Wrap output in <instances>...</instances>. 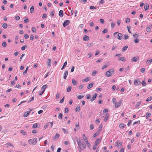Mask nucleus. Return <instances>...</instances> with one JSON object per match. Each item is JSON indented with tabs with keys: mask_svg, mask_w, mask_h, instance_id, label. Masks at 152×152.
<instances>
[{
	"mask_svg": "<svg viewBox=\"0 0 152 152\" xmlns=\"http://www.w3.org/2000/svg\"><path fill=\"white\" fill-rule=\"evenodd\" d=\"M130 21V19L129 18H127L126 19V23H129Z\"/></svg>",
	"mask_w": 152,
	"mask_h": 152,
	"instance_id": "nucleus-35",
	"label": "nucleus"
},
{
	"mask_svg": "<svg viewBox=\"0 0 152 152\" xmlns=\"http://www.w3.org/2000/svg\"><path fill=\"white\" fill-rule=\"evenodd\" d=\"M102 124L100 125L99 126V128L98 130L99 131H101L102 129Z\"/></svg>",
	"mask_w": 152,
	"mask_h": 152,
	"instance_id": "nucleus-37",
	"label": "nucleus"
},
{
	"mask_svg": "<svg viewBox=\"0 0 152 152\" xmlns=\"http://www.w3.org/2000/svg\"><path fill=\"white\" fill-rule=\"evenodd\" d=\"M97 145L95 144V145L93 146V150H96L97 148Z\"/></svg>",
	"mask_w": 152,
	"mask_h": 152,
	"instance_id": "nucleus-63",
	"label": "nucleus"
},
{
	"mask_svg": "<svg viewBox=\"0 0 152 152\" xmlns=\"http://www.w3.org/2000/svg\"><path fill=\"white\" fill-rule=\"evenodd\" d=\"M30 113V111H27L25 112L23 115V117H26Z\"/></svg>",
	"mask_w": 152,
	"mask_h": 152,
	"instance_id": "nucleus-17",
	"label": "nucleus"
},
{
	"mask_svg": "<svg viewBox=\"0 0 152 152\" xmlns=\"http://www.w3.org/2000/svg\"><path fill=\"white\" fill-rule=\"evenodd\" d=\"M70 23V21L69 20H66L63 23V26L64 27H65L68 25Z\"/></svg>",
	"mask_w": 152,
	"mask_h": 152,
	"instance_id": "nucleus-4",
	"label": "nucleus"
},
{
	"mask_svg": "<svg viewBox=\"0 0 152 152\" xmlns=\"http://www.w3.org/2000/svg\"><path fill=\"white\" fill-rule=\"evenodd\" d=\"M134 85L136 86L140 85L141 84V82L138 80H134Z\"/></svg>",
	"mask_w": 152,
	"mask_h": 152,
	"instance_id": "nucleus-6",
	"label": "nucleus"
},
{
	"mask_svg": "<svg viewBox=\"0 0 152 152\" xmlns=\"http://www.w3.org/2000/svg\"><path fill=\"white\" fill-rule=\"evenodd\" d=\"M129 38V36L127 34H126L124 36V39H127Z\"/></svg>",
	"mask_w": 152,
	"mask_h": 152,
	"instance_id": "nucleus-54",
	"label": "nucleus"
},
{
	"mask_svg": "<svg viewBox=\"0 0 152 152\" xmlns=\"http://www.w3.org/2000/svg\"><path fill=\"white\" fill-rule=\"evenodd\" d=\"M83 138L84 140L86 142V141L87 142H88V140L87 139L85 135L84 134H83Z\"/></svg>",
	"mask_w": 152,
	"mask_h": 152,
	"instance_id": "nucleus-30",
	"label": "nucleus"
},
{
	"mask_svg": "<svg viewBox=\"0 0 152 152\" xmlns=\"http://www.w3.org/2000/svg\"><path fill=\"white\" fill-rule=\"evenodd\" d=\"M123 38V35L121 33H119L118 34L117 38L119 40Z\"/></svg>",
	"mask_w": 152,
	"mask_h": 152,
	"instance_id": "nucleus-8",
	"label": "nucleus"
},
{
	"mask_svg": "<svg viewBox=\"0 0 152 152\" xmlns=\"http://www.w3.org/2000/svg\"><path fill=\"white\" fill-rule=\"evenodd\" d=\"M59 15L61 17H62L63 16V11L62 10H61L59 11Z\"/></svg>",
	"mask_w": 152,
	"mask_h": 152,
	"instance_id": "nucleus-13",
	"label": "nucleus"
},
{
	"mask_svg": "<svg viewBox=\"0 0 152 152\" xmlns=\"http://www.w3.org/2000/svg\"><path fill=\"white\" fill-rule=\"evenodd\" d=\"M51 59H48V65L49 67L51 66Z\"/></svg>",
	"mask_w": 152,
	"mask_h": 152,
	"instance_id": "nucleus-22",
	"label": "nucleus"
},
{
	"mask_svg": "<svg viewBox=\"0 0 152 152\" xmlns=\"http://www.w3.org/2000/svg\"><path fill=\"white\" fill-rule=\"evenodd\" d=\"M101 140V139H99L97 138L96 139V140L95 143V144L96 145H98L99 143L100 142Z\"/></svg>",
	"mask_w": 152,
	"mask_h": 152,
	"instance_id": "nucleus-15",
	"label": "nucleus"
},
{
	"mask_svg": "<svg viewBox=\"0 0 152 152\" xmlns=\"http://www.w3.org/2000/svg\"><path fill=\"white\" fill-rule=\"evenodd\" d=\"M151 96L149 97L147 99L146 101L147 102L150 101H151Z\"/></svg>",
	"mask_w": 152,
	"mask_h": 152,
	"instance_id": "nucleus-48",
	"label": "nucleus"
},
{
	"mask_svg": "<svg viewBox=\"0 0 152 152\" xmlns=\"http://www.w3.org/2000/svg\"><path fill=\"white\" fill-rule=\"evenodd\" d=\"M116 88V86L115 85H114L112 87V89L113 91H114L115 90Z\"/></svg>",
	"mask_w": 152,
	"mask_h": 152,
	"instance_id": "nucleus-60",
	"label": "nucleus"
},
{
	"mask_svg": "<svg viewBox=\"0 0 152 152\" xmlns=\"http://www.w3.org/2000/svg\"><path fill=\"white\" fill-rule=\"evenodd\" d=\"M37 127V124H34L32 126V127L34 128H36Z\"/></svg>",
	"mask_w": 152,
	"mask_h": 152,
	"instance_id": "nucleus-55",
	"label": "nucleus"
},
{
	"mask_svg": "<svg viewBox=\"0 0 152 152\" xmlns=\"http://www.w3.org/2000/svg\"><path fill=\"white\" fill-rule=\"evenodd\" d=\"M60 135L59 134L57 133L54 136V137L53 138V140L54 141L57 140L58 138H59Z\"/></svg>",
	"mask_w": 152,
	"mask_h": 152,
	"instance_id": "nucleus-7",
	"label": "nucleus"
},
{
	"mask_svg": "<svg viewBox=\"0 0 152 152\" xmlns=\"http://www.w3.org/2000/svg\"><path fill=\"white\" fill-rule=\"evenodd\" d=\"M99 21L102 24L104 23V20L102 18H101L100 19Z\"/></svg>",
	"mask_w": 152,
	"mask_h": 152,
	"instance_id": "nucleus-59",
	"label": "nucleus"
},
{
	"mask_svg": "<svg viewBox=\"0 0 152 152\" xmlns=\"http://www.w3.org/2000/svg\"><path fill=\"white\" fill-rule=\"evenodd\" d=\"M72 87L70 86H69L68 88L67 89L66 91L67 92H69L71 91V89H72Z\"/></svg>",
	"mask_w": 152,
	"mask_h": 152,
	"instance_id": "nucleus-32",
	"label": "nucleus"
},
{
	"mask_svg": "<svg viewBox=\"0 0 152 152\" xmlns=\"http://www.w3.org/2000/svg\"><path fill=\"white\" fill-rule=\"evenodd\" d=\"M134 42L136 43H138L139 42V39L138 38H137L134 39Z\"/></svg>",
	"mask_w": 152,
	"mask_h": 152,
	"instance_id": "nucleus-42",
	"label": "nucleus"
},
{
	"mask_svg": "<svg viewBox=\"0 0 152 152\" xmlns=\"http://www.w3.org/2000/svg\"><path fill=\"white\" fill-rule=\"evenodd\" d=\"M112 74L110 73V72L109 71H107L106 72L105 75L107 77H110V76L112 75Z\"/></svg>",
	"mask_w": 152,
	"mask_h": 152,
	"instance_id": "nucleus-18",
	"label": "nucleus"
},
{
	"mask_svg": "<svg viewBox=\"0 0 152 152\" xmlns=\"http://www.w3.org/2000/svg\"><path fill=\"white\" fill-rule=\"evenodd\" d=\"M20 19V17L18 15H16L15 16V19L17 20H19Z\"/></svg>",
	"mask_w": 152,
	"mask_h": 152,
	"instance_id": "nucleus-51",
	"label": "nucleus"
},
{
	"mask_svg": "<svg viewBox=\"0 0 152 152\" xmlns=\"http://www.w3.org/2000/svg\"><path fill=\"white\" fill-rule=\"evenodd\" d=\"M29 22L28 19V18H26V19L23 20V22L24 23H28Z\"/></svg>",
	"mask_w": 152,
	"mask_h": 152,
	"instance_id": "nucleus-58",
	"label": "nucleus"
},
{
	"mask_svg": "<svg viewBox=\"0 0 152 152\" xmlns=\"http://www.w3.org/2000/svg\"><path fill=\"white\" fill-rule=\"evenodd\" d=\"M67 64V63L66 61L64 63L63 66H62V68H61V70L65 68Z\"/></svg>",
	"mask_w": 152,
	"mask_h": 152,
	"instance_id": "nucleus-25",
	"label": "nucleus"
},
{
	"mask_svg": "<svg viewBox=\"0 0 152 152\" xmlns=\"http://www.w3.org/2000/svg\"><path fill=\"white\" fill-rule=\"evenodd\" d=\"M126 125L124 124V123H121L119 125V127L120 128L122 129L124 127L126 126Z\"/></svg>",
	"mask_w": 152,
	"mask_h": 152,
	"instance_id": "nucleus-19",
	"label": "nucleus"
},
{
	"mask_svg": "<svg viewBox=\"0 0 152 152\" xmlns=\"http://www.w3.org/2000/svg\"><path fill=\"white\" fill-rule=\"evenodd\" d=\"M26 47H27V45H25L21 47V49L22 50H24L25 49Z\"/></svg>",
	"mask_w": 152,
	"mask_h": 152,
	"instance_id": "nucleus-40",
	"label": "nucleus"
},
{
	"mask_svg": "<svg viewBox=\"0 0 152 152\" xmlns=\"http://www.w3.org/2000/svg\"><path fill=\"white\" fill-rule=\"evenodd\" d=\"M108 31V30L107 29H104L102 31V34H105L107 33Z\"/></svg>",
	"mask_w": 152,
	"mask_h": 152,
	"instance_id": "nucleus-36",
	"label": "nucleus"
},
{
	"mask_svg": "<svg viewBox=\"0 0 152 152\" xmlns=\"http://www.w3.org/2000/svg\"><path fill=\"white\" fill-rule=\"evenodd\" d=\"M62 115L61 113H60L58 116V118L60 119H61L62 118Z\"/></svg>",
	"mask_w": 152,
	"mask_h": 152,
	"instance_id": "nucleus-46",
	"label": "nucleus"
},
{
	"mask_svg": "<svg viewBox=\"0 0 152 152\" xmlns=\"http://www.w3.org/2000/svg\"><path fill=\"white\" fill-rule=\"evenodd\" d=\"M89 39V37L87 35H85L83 38V40L84 41L88 40Z\"/></svg>",
	"mask_w": 152,
	"mask_h": 152,
	"instance_id": "nucleus-10",
	"label": "nucleus"
},
{
	"mask_svg": "<svg viewBox=\"0 0 152 152\" xmlns=\"http://www.w3.org/2000/svg\"><path fill=\"white\" fill-rule=\"evenodd\" d=\"M47 17V15L46 14H43V16H42V18L43 19Z\"/></svg>",
	"mask_w": 152,
	"mask_h": 152,
	"instance_id": "nucleus-62",
	"label": "nucleus"
},
{
	"mask_svg": "<svg viewBox=\"0 0 152 152\" xmlns=\"http://www.w3.org/2000/svg\"><path fill=\"white\" fill-rule=\"evenodd\" d=\"M45 91V90H43L42 91L39 92V95L40 96H41V95H42V94L44 93Z\"/></svg>",
	"mask_w": 152,
	"mask_h": 152,
	"instance_id": "nucleus-56",
	"label": "nucleus"
},
{
	"mask_svg": "<svg viewBox=\"0 0 152 152\" xmlns=\"http://www.w3.org/2000/svg\"><path fill=\"white\" fill-rule=\"evenodd\" d=\"M142 85L143 86H145L146 85V83L145 81H142Z\"/></svg>",
	"mask_w": 152,
	"mask_h": 152,
	"instance_id": "nucleus-43",
	"label": "nucleus"
},
{
	"mask_svg": "<svg viewBox=\"0 0 152 152\" xmlns=\"http://www.w3.org/2000/svg\"><path fill=\"white\" fill-rule=\"evenodd\" d=\"M37 138H35L33 140L31 139H29L28 141V142L30 144L33 145H35L37 143Z\"/></svg>",
	"mask_w": 152,
	"mask_h": 152,
	"instance_id": "nucleus-3",
	"label": "nucleus"
},
{
	"mask_svg": "<svg viewBox=\"0 0 152 152\" xmlns=\"http://www.w3.org/2000/svg\"><path fill=\"white\" fill-rule=\"evenodd\" d=\"M7 43L5 42H4L2 43V46L4 47H5L7 46Z\"/></svg>",
	"mask_w": 152,
	"mask_h": 152,
	"instance_id": "nucleus-44",
	"label": "nucleus"
},
{
	"mask_svg": "<svg viewBox=\"0 0 152 152\" xmlns=\"http://www.w3.org/2000/svg\"><path fill=\"white\" fill-rule=\"evenodd\" d=\"M109 117V115L108 114L106 115L105 117L104 118V121L105 122H106L108 119Z\"/></svg>",
	"mask_w": 152,
	"mask_h": 152,
	"instance_id": "nucleus-29",
	"label": "nucleus"
},
{
	"mask_svg": "<svg viewBox=\"0 0 152 152\" xmlns=\"http://www.w3.org/2000/svg\"><path fill=\"white\" fill-rule=\"evenodd\" d=\"M139 58V57H134L131 59V61L132 62H136L137 61V60H138Z\"/></svg>",
	"mask_w": 152,
	"mask_h": 152,
	"instance_id": "nucleus-5",
	"label": "nucleus"
},
{
	"mask_svg": "<svg viewBox=\"0 0 152 152\" xmlns=\"http://www.w3.org/2000/svg\"><path fill=\"white\" fill-rule=\"evenodd\" d=\"M6 145H9V146H12V148L14 147V146L12 145V144L10 143H7L6 144Z\"/></svg>",
	"mask_w": 152,
	"mask_h": 152,
	"instance_id": "nucleus-50",
	"label": "nucleus"
},
{
	"mask_svg": "<svg viewBox=\"0 0 152 152\" xmlns=\"http://www.w3.org/2000/svg\"><path fill=\"white\" fill-rule=\"evenodd\" d=\"M20 132L22 134H23V135H26V133L25 132V131L24 130H21L20 131Z\"/></svg>",
	"mask_w": 152,
	"mask_h": 152,
	"instance_id": "nucleus-34",
	"label": "nucleus"
},
{
	"mask_svg": "<svg viewBox=\"0 0 152 152\" xmlns=\"http://www.w3.org/2000/svg\"><path fill=\"white\" fill-rule=\"evenodd\" d=\"M69 112V109H68V108H67V107H66L65 108V111H64V112L66 113H68Z\"/></svg>",
	"mask_w": 152,
	"mask_h": 152,
	"instance_id": "nucleus-47",
	"label": "nucleus"
},
{
	"mask_svg": "<svg viewBox=\"0 0 152 152\" xmlns=\"http://www.w3.org/2000/svg\"><path fill=\"white\" fill-rule=\"evenodd\" d=\"M102 90V89L101 88H97L96 89V91H97V92H98V91H101Z\"/></svg>",
	"mask_w": 152,
	"mask_h": 152,
	"instance_id": "nucleus-52",
	"label": "nucleus"
},
{
	"mask_svg": "<svg viewBox=\"0 0 152 152\" xmlns=\"http://www.w3.org/2000/svg\"><path fill=\"white\" fill-rule=\"evenodd\" d=\"M119 60L121 61H124L125 60V58L124 57H120L119 58Z\"/></svg>",
	"mask_w": 152,
	"mask_h": 152,
	"instance_id": "nucleus-24",
	"label": "nucleus"
},
{
	"mask_svg": "<svg viewBox=\"0 0 152 152\" xmlns=\"http://www.w3.org/2000/svg\"><path fill=\"white\" fill-rule=\"evenodd\" d=\"M149 4L147 3L145 4L144 5V9L145 11H147L149 9Z\"/></svg>",
	"mask_w": 152,
	"mask_h": 152,
	"instance_id": "nucleus-14",
	"label": "nucleus"
},
{
	"mask_svg": "<svg viewBox=\"0 0 152 152\" xmlns=\"http://www.w3.org/2000/svg\"><path fill=\"white\" fill-rule=\"evenodd\" d=\"M80 106L79 107L77 106L75 108V111L77 113H78L80 111Z\"/></svg>",
	"mask_w": 152,
	"mask_h": 152,
	"instance_id": "nucleus-21",
	"label": "nucleus"
},
{
	"mask_svg": "<svg viewBox=\"0 0 152 152\" xmlns=\"http://www.w3.org/2000/svg\"><path fill=\"white\" fill-rule=\"evenodd\" d=\"M47 86V85L46 84L43 85L42 87V89H43V90H45V89L46 88Z\"/></svg>",
	"mask_w": 152,
	"mask_h": 152,
	"instance_id": "nucleus-45",
	"label": "nucleus"
},
{
	"mask_svg": "<svg viewBox=\"0 0 152 152\" xmlns=\"http://www.w3.org/2000/svg\"><path fill=\"white\" fill-rule=\"evenodd\" d=\"M83 97H84V96H83L82 95H78L77 96V98L80 99H81L82 98H83Z\"/></svg>",
	"mask_w": 152,
	"mask_h": 152,
	"instance_id": "nucleus-39",
	"label": "nucleus"
},
{
	"mask_svg": "<svg viewBox=\"0 0 152 152\" xmlns=\"http://www.w3.org/2000/svg\"><path fill=\"white\" fill-rule=\"evenodd\" d=\"M133 36L134 37L137 38L139 37V35L138 34L135 33L133 35Z\"/></svg>",
	"mask_w": 152,
	"mask_h": 152,
	"instance_id": "nucleus-49",
	"label": "nucleus"
},
{
	"mask_svg": "<svg viewBox=\"0 0 152 152\" xmlns=\"http://www.w3.org/2000/svg\"><path fill=\"white\" fill-rule=\"evenodd\" d=\"M152 62V59L150 58L147 60V61H146V63L147 64H148V63L149 64L150 63H151Z\"/></svg>",
	"mask_w": 152,
	"mask_h": 152,
	"instance_id": "nucleus-41",
	"label": "nucleus"
},
{
	"mask_svg": "<svg viewBox=\"0 0 152 152\" xmlns=\"http://www.w3.org/2000/svg\"><path fill=\"white\" fill-rule=\"evenodd\" d=\"M64 96L63 97L62 99L60 100V101L59 102V103H63V102H64Z\"/></svg>",
	"mask_w": 152,
	"mask_h": 152,
	"instance_id": "nucleus-61",
	"label": "nucleus"
},
{
	"mask_svg": "<svg viewBox=\"0 0 152 152\" xmlns=\"http://www.w3.org/2000/svg\"><path fill=\"white\" fill-rule=\"evenodd\" d=\"M50 125V123L48 122L44 126V128L45 129H46V128Z\"/></svg>",
	"mask_w": 152,
	"mask_h": 152,
	"instance_id": "nucleus-28",
	"label": "nucleus"
},
{
	"mask_svg": "<svg viewBox=\"0 0 152 152\" xmlns=\"http://www.w3.org/2000/svg\"><path fill=\"white\" fill-rule=\"evenodd\" d=\"M115 25V23L113 22H112L111 23V27L112 28H113Z\"/></svg>",
	"mask_w": 152,
	"mask_h": 152,
	"instance_id": "nucleus-64",
	"label": "nucleus"
},
{
	"mask_svg": "<svg viewBox=\"0 0 152 152\" xmlns=\"http://www.w3.org/2000/svg\"><path fill=\"white\" fill-rule=\"evenodd\" d=\"M141 104V102H137V103L136 104V105L135 106V107L136 108H137L138 107H139L140 105Z\"/></svg>",
	"mask_w": 152,
	"mask_h": 152,
	"instance_id": "nucleus-20",
	"label": "nucleus"
},
{
	"mask_svg": "<svg viewBox=\"0 0 152 152\" xmlns=\"http://www.w3.org/2000/svg\"><path fill=\"white\" fill-rule=\"evenodd\" d=\"M72 84L74 86L77 85L76 82L74 79H72Z\"/></svg>",
	"mask_w": 152,
	"mask_h": 152,
	"instance_id": "nucleus-33",
	"label": "nucleus"
},
{
	"mask_svg": "<svg viewBox=\"0 0 152 152\" xmlns=\"http://www.w3.org/2000/svg\"><path fill=\"white\" fill-rule=\"evenodd\" d=\"M128 48V46L126 45V46H125L122 49V51L123 52H124L127 50Z\"/></svg>",
	"mask_w": 152,
	"mask_h": 152,
	"instance_id": "nucleus-27",
	"label": "nucleus"
},
{
	"mask_svg": "<svg viewBox=\"0 0 152 152\" xmlns=\"http://www.w3.org/2000/svg\"><path fill=\"white\" fill-rule=\"evenodd\" d=\"M86 144H87V146L89 148H90L91 145H90V143L88 141L87 142V141H86Z\"/></svg>",
	"mask_w": 152,
	"mask_h": 152,
	"instance_id": "nucleus-53",
	"label": "nucleus"
},
{
	"mask_svg": "<svg viewBox=\"0 0 152 152\" xmlns=\"http://www.w3.org/2000/svg\"><path fill=\"white\" fill-rule=\"evenodd\" d=\"M7 23H4L3 24L2 27L4 28H6L7 27Z\"/></svg>",
	"mask_w": 152,
	"mask_h": 152,
	"instance_id": "nucleus-31",
	"label": "nucleus"
},
{
	"mask_svg": "<svg viewBox=\"0 0 152 152\" xmlns=\"http://www.w3.org/2000/svg\"><path fill=\"white\" fill-rule=\"evenodd\" d=\"M76 140L77 141V143L79 148L80 149H81L82 145L83 143V142H82L83 140L81 137H80L79 138H78L77 137H76Z\"/></svg>",
	"mask_w": 152,
	"mask_h": 152,
	"instance_id": "nucleus-1",
	"label": "nucleus"
},
{
	"mask_svg": "<svg viewBox=\"0 0 152 152\" xmlns=\"http://www.w3.org/2000/svg\"><path fill=\"white\" fill-rule=\"evenodd\" d=\"M89 80V77H86L85 79L82 80L83 82H86L88 81Z\"/></svg>",
	"mask_w": 152,
	"mask_h": 152,
	"instance_id": "nucleus-23",
	"label": "nucleus"
},
{
	"mask_svg": "<svg viewBox=\"0 0 152 152\" xmlns=\"http://www.w3.org/2000/svg\"><path fill=\"white\" fill-rule=\"evenodd\" d=\"M151 114L150 113H148L147 112L146 114V117L145 118L146 119H148V118L151 116Z\"/></svg>",
	"mask_w": 152,
	"mask_h": 152,
	"instance_id": "nucleus-26",
	"label": "nucleus"
},
{
	"mask_svg": "<svg viewBox=\"0 0 152 152\" xmlns=\"http://www.w3.org/2000/svg\"><path fill=\"white\" fill-rule=\"evenodd\" d=\"M112 101L113 103L115 104V108H117L120 106L122 102L121 101H119L118 102V104H117V102H116V99L114 98L112 99Z\"/></svg>",
	"mask_w": 152,
	"mask_h": 152,
	"instance_id": "nucleus-2",
	"label": "nucleus"
},
{
	"mask_svg": "<svg viewBox=\"0 0 152 152\" xmlns=\"http://www.w3.org/2000/svg\"><path fill=\"white\" fill-rule=\"evenodd\" d=\"M60 96V94L59 93H57L56 95V99H58Z\"/></svg>",
	"mask_w": 152,
	"mask_h": 152,
	"instance_id": "nucleus-57",
	"label": "nucleus"
},
{
	"mask_svg": "<svg viewBox=\"0 0 152 152\" xmlns=\"http://www.w3.org/2000/svg\"><path fill=\"white\" fill-rule=\"evenodd\" d=\"M33 32L34 33H35L36 32V29L34 27H32L31 28Z\"/></svg>",
	"mask_w": 152,
	"mask_h": 152,
	"instance_id": "nucleus-38",
	"label": "nucleus"
},
{
	"mask_svg": "<svg viewBox=\"0 0 152 152\" xmlns=\"http://www.w3.org/2000/svg\"><path fill=\"white\" fill-rule=\"evenodd\" d=\"M68 74V71L67 70H66L65 71L64 74V78L66 80V77L67 76Z\"/></svg>",
	"mask_w": 152,
	"mask_h": 152,
	"instance_id": "nucleus-9",
	"label": "nucleus"
},
{
	"mask_svg": "<svg viewBox=\"0 0 152 152\" xmlns=\"http://www.w3.org/2000/svg\"><path fill=\"white\" fill-rule=\"evenodd\" d=\"M94 84V83H92L90 84H89L87 87V88L88 89H90L93 86Z\"/></svg>",
	"mask_w": 152,
	"mask_h": 152,
	"instance_id": "nucleus-12",
	"label": "nucleus"
},
{
	"mask_svg": "<svg viewBox=\"0 0 152 152\" xmlns=\"http://www.w3.org/2000/svg\"><path fill=\"white\" fill-rule=\"evenodd\" d=\"M97 95V93H95V94L93 95V96L92 97L91 99L90 100V101L91 102H92L93 101H94Z\"/></svg>",
	"mask_w": 152,
	"mask_h": 152,
	"instance_id": "nucleus-11",
	"label": "nucleus"
},
{
	"mask_svg": "<svg viewBox=\"0 0 152 152\" xmlns=\"http://www.w3.org/2000/svg\"><path fill=\"white\" fill-rule=\"evenodd\" d=\"M30 12L31 13H34V7L33 6H32L30 9Z\"/></svg>",
	"mask_w": 152,
	"mask_h": 152,
	"instance_id": "nucleus-16",
	"label": "nucleus"
}]
</instances>
